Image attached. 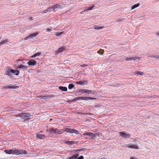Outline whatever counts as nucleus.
Listing matches in <instances>:
<instances>
[{
	"mask_svg": "<svg viewBox=\"0 0 159 159\" xmlns=\"http://www.w3.org/2000/svg\"><path fill=\"white\" fill-rule=\"evenodd\" d=\"M135 73L136 74H139L142 75H143V73L139 71H137Z\"/></svg>",
	"mask_w": 159,
	"mask_h": 159,
	"instance_id": "nucleus-30",
	"label": "nucleus"
},
{
	"mask_svg": "<svg viewBox=\"0 0 159 159\" xmlns=\"http://www.w3.org/2000/svg\"><path fill=\"white\" fill-rule=\"evenodd\" d=\"M124 20V19L123 18H120L118 19L117 20L116 22H119L120 21H122Z\"/></svg>",
	"mask_w": 159,
	"mask_h": 159,
	"instance_id": "nucleus-33",
	"label": "nucleus"
},
{
	"mask_svg": "<svg viewBox=\"0 0 159 159\" xmlns=\"http://www.w3.org/2000/svg\"><path fill=\"white\" fill-rule=\"evenodd\" d=\"M151 57H155V58H158V56H151Z\"/></svg>",
	"mask_w": 159,
	"mask_h": 159,
	"instance_id": "nucleus-44",
	"label": "nucleus"
},
{
	"mask_svg": "<svg viewBox=\"0 0 159 159\" xmlns=\"http://www.w3.org/2000/svg\"><path fill=\"white\" fill-rule=\"evenodd\" d=\"M16 117H19L22 119H24L25 117H28L30 116V113L26 112L25 113H22L18 115H15Z\"/></svg>",
	"mask_w": 159,
	"mask_h": 159,
	"instance_id": "nucleus-3",
	"label": "nucleus"
},
{
	"mask_svg": "<svg viewBox=\"0 0 159 159\" xmlns=\"http://www.w3.org/2000/svg\"><path fill=\"white\" fill-rule=\"evenodd\" d=\"M77 101H78V99L77 98H75L73 99L72 101H71V102H75Z\"/></svg>",
	"mask_w": 159,
	"mask_h": 159,
	"instance_id": "nucleus-36",
	"label": "nucleus"
},
{
	"mask_svg": "<svg viewBox=\"0 0 159 159\" xmlns=\"http://www.w3.org/2000/svg\"><path fill=\"white\" fill-rule=\"evenodd\" d=\"M46 11H48V12H50L52 11H54L52 7H48L47 9H46Z\"/></svg>",
	"mask_w": 159,
	"mask_h": 159,
	"instance_id": "nucleus-21",
	"label": "nucleus"
},
{
	"mask_svg": "<svg viewBox=\"0 0 159 159\" xmlns=\"http://www.w3.org/2000/svg\"><path fill=\"white\" fill-rule=\"evenodd\" d=\"M119 134L120 136L123 137L125 138H129L130 137V135L129 134H126V133H125L124 132H120Z\"/></svg>",
	"mask_w": 159,
	"mask_h": 159,
	"instance_id": "nucleus-5",
	"label": "nucleus"
},
{
	"mask_svg": "<svg viewBox=\"0 0 159 159\" xmlns=\"http://www.w3.org/2000/svg\"><path fill=\"white\" fill-rule=\"evenodd\" d=\"M68 159H72L71 157H69V158Z\"/></svg>",
	"mask_w": 159,
	"mask_h": 159,
	"instance_id": "nucleus-48",
	"label": "nucleus"
},
{
	"mask_svg": "<svg viewBox=\"0 0 159 159\" xmlns=\"http://www.w3.org/2000/svg\"><path fill=\"white\" fill-rule=\"evenodd\" d=\"M8 42V41L7 39H5L0 42V45H3L4 43H6Z\"/></svg>",
	"mask_w": 159,
	"mask_h": 159,
	"instance_id": "nucleus-22",
	"label": "nucleus"
},
{
	"mask_svg": "<svg viewBox=\"0 0 159 159\" xmlns=\"http://www.w3.org/2000/svg\"><path fill=\"white\" fill-rule=\"evenodd\" d=\"M74 87V85L72 84H70L68 86V88L69 89H72Z\"/></svg>",
	"mask_w": 159,
	"mask_h": 159,
	"instance_id": "nucleus-31",
	"label": "nucleus"
},
{
	"mask_svg": "<svg viewBox=\"0 0 159 159\" xmlns=\"http://www.w3.org/2000/svg\"><path fill=\"white\" fill-rule=\"evenodd\" d=\"M77 159H84L83 157L82 156H81L78 158Z\"/></svg>",
	"mask_w": 159,
	"mask_h": 159,
	"instance_id": "nucleus-39",
	"label": "nucleus"
},
{
	"mask_svg": "<svg viewBox=\"0 0 159 159\" xmlns=\"http://www.w3.org/2000/svg\"><path fill=\"white\" fill-rule=\"evenodd\" d=\"M79 154H76L75 155H73L71 156V158L72 159H75L78 157L79 156Z\"/></svg>",
	"mask_w": 159,
	"mask_h": 159,
	"instance_id": "nucleus-25",
	"label": "nucleus"
},
{
	"mask_svg": "<svg viewBox=\"0 0 159 159\" xmlns=\"http://www.w3.org/2000/svg\"><path fill=\"white\" fill-rule=\"evenodd\" d=\"M103 52L104 51H103V50H102L101 51H98V53L100 55H102L103 54Z\"/></svg>",
	"mask_w": 159,
	"mask_h": 159,
	"instance_id": "nucleus-32",
	"label": "nucleus"
},
{
	"mask_svg": "<svg viewBox=\"0 0 159 159\" xmlns=\"http://www.w3.org/2000/svg\"><path fill=\"white\" fill-rule=\"evenodd\" d=\"M37 34H38L37 33H34L33 34H32L30 35L28 37L26 38L25 39V40H26L28 39V38H31L33 37H35V36H36L37 35Z\"/></svg>",
	"mask_w": 159,
	"mask_h": 159,
	"instance_id": "nucleus-10",
	"label": "nucleus"
},
{
	"mask_svg": "<svg viewBox=\"0 0 159 159\" xmlns=\"http://www.w3.org/2000/svg\"><path fill=\"white\" fill-rule=\"evenodd\" d=\"M79 113L80 114H86V115H88V114H89V113H82V112Z\"/></svg>",
	"mask_w": 159,
	"mask_h": 159,
	"instance_id": "nucleus-42",
	"label": "nucleus"
},
{
	"mask_svg": "<svg viewBox=\"0 0 159 159\" xmlns=\"http://www.w3.org/2000/svg\"><path fill=\"white\" fill-rule=\"evenodd\" d=\"M104 26H101V27H97V26H95L94 27V29L96 30H99L100 29H102L104 28Z\"/></svg>",
	"mask_w": 159,
	"mask_h": 159,
	"instance_id": "nucleus-28",
	"label": "nucleus"
},
{
	"mask_svg": "<svg viewBox=\"0 0 159 159\" xmlns=\"http://www.w3.org/2000/svg\"><path fill=\"white\" fill-rule=\"evenodd\" d=\"M77 143V142L73 141H66L65 142V143L66 144H69V145H71L73 144H74L76 143Z\"/></svg>",
	"mask_w": 159,
	"mask_h": 159,
	"instance_id": "nucleus-14",
	"label": "nucleus"
},
{
	"mask_svg": "<svg viewBox=\"0 0 159 159\" xmlns=\"http://www.w3.org/2000/svg\"><path fill=\"white\" fill-rule=\"evenodd\" d=\"M78 92L85 93L86 89H80L77 90Z\"/></svg>",
	"mask_w": 159,
	"mask_h": 159,
	"instance_id": "nucleus-26",
	"label": "nucleus"
},
{
	"mask_svg": "<svg viewBox=\"0 0 159 159\" xmlns=\"http://www.w3.org/2000/svg\"><path fill=\"white\" fill-rule=\"evenodd\" d=\"M87 81L86 80L85 81H79L76 82V83L77 84H80V85H83L84 84L85 82L87 83Z\"/></svg>",
	"mask_w": 159,
	"mask_h": 159,
	"instance_id": "nucleus-20",
	"label": "nucleus"
},
{
	"mask_svg": "<svg viewBox=\"0 0 159 159\" xmlns=\"http://www.w3.org/2000/svg\"><path fill=\"white\" fill-rule=\"evenodd\" d=\"M84 11H81V12H80V13H81V14H83V13H84Z\"/></svg>",
	"mask_w": 159,
	"mask_h": 159,
	"instance_id": "nucleus-46",
	"label": "nucleus"
},
{
	"mask_svg": "<svg viewBox=\"0 0 159 159\" xmlns=\"http://www.w3.org/2000/svg\"><path fill=\"white\" fill-rule=\"evenodd\" d=\"M139 58V57H132L131 58L127 57L126 58V60L128 61L130 60H135L136 59H138Z\"/></svg>",
	"mask_w": 159,
	"mask_h": 159,
	"instance_id": "nucleus-13",
	"label": "nucleus"
},
{
	"mask_svg": "<svg viewBox=\"0 0 159 159\" xmlns=\"http://www.w3.org/2000/svg\"><path fill=\"white\" fill-rule=\"evenodd\" d=\"M88 65H86V64H84V65H82L80 66L81 67H84V68L86 66H88Z\"/></svg>",
	"mask_w": 159,
	"mask_h": 159,
	"instance_id": "nucleus-38",
	"label": "nucleus"
},
{
	"mask_svg": "<svg viewBox=\"0 0 159 159\" xmlns=\"http://www.w3.org/2000/svg\"><path fill=\"white\" fill-rule=\"evenodd\" d=\"M66 48L64 47H61V48H59L57 51V53H60L64 50H65Z\"/></svg>",
	"mask_w": 159,
	"mask_h": 159,
	"instance_id": "nucleus-12",
	"label": "nucleus"
},
{
	"mask_svg": "<svg viewBox=\"0 0 159 159\" xmlns=\"http://www.w3.org/2000/svg\"><path fill=\"white\" fill-rule=\"evenodd\" d=\"M36 63V61L34 60H30L27 63L28 64L29 66H34Z\"/></svg>",
	"mask_w": 159,
	"mask_h": 159,
	"instance_id": "nucleus-8",
	"label": "nucleus"
},
{
	"mask_svg": "<svg viewBox=\"0 0 159 159\" xmlns=\"http://www.w3.org/2000/svg\"><path fill=\"white\" fill-rule=\"evenodd\" d=\"M94 7V6L90 7H88L89 10H90L92 9Z\"/></svg>",
	"mask_w": 159,
	"mask_h": 159,
	"instance_id": "nucleus-41",
	"label": "nucleus"
},
{
	"mask_svg": "<svg viewBox=\"0 0 159 159\" xmlns=\"http://www.w3.org/2000/svg\"><path fill=\"white\" fill-rule=\"evenodd\" d=\"M77 98L78 99V100H83V97H78Z\"/></svg>",
	"mask_w": 159,
	"mask_h": 159,
	"instance_id": "nucleus-37",
	"label": "nucleus"
},
{
	"mask_svg": "<svg viewBox=\"0 0 159 159\" xmlns=\"http://www.w3.org/2000/svg\"><path fill=\"white\" fill-rule=\"evenodd\" d=\"M37 137L39 139H44L45 138V136L40 134H37Z\"/></svg>",
	"mask_w": 159,
	"mask_h": 159,
	"instance_id": "nucleus-15",
	"label": "nucleus"
},
{
	"mask_svg": "<svg viewBox=\"0 0 159 159\" xmlns=\"http://www.w3.org/2000/svg\"><path fill=\"white\" fill-rule=\"evenodd\" d=\"M84 136L85 135L89 136V139H94L96 138V136L92 132H87L83 134Z\"/></svg>",
	"mask_w": 159,
	"mask_h": 159,
	"instance_id": "nucleus-4",
	"label": "nucleus"
},
{
	"mask_svg": "<svg viewBox=\"0 0 159 159\" xmlns=\"http://www.w3.org/2000/svg\"><path fill=\"white\" fill-rule=\"evenodd\" d=\"M4 152L7 154H12L16 155L27 153V151L25 150L20 149H16V148L10 150H5Z\"/></svg>",
	"mask_w": 159,
	"mask_h": 159,
	"instance_id": "nucleus-2",
	"label": "nucleus"
},
{
	"mask_svg": "<svg viewBox=\"0 0 159 159\" xmlns=\"http://www.w3.org/2000/svg\"><path fill=\"white\" fill-rule=\"evenodd\" d=\"M59 88L60 90L64 91H66L67 89V88L65 87L59 86Z\"/></svg>",
	"mask_w": 159,
	"mask_h": 159,
	"instance_id": "nucleus-17",
	"label": "nucleus"
},
{
	"mask_svg": "<svg viewBox=\"0 0 159 159\" xmlns=\"http://www.w3.org/2000/svg\"><path fill=\"white\" fill-rule=\"evenodd\" d=\"M89 11L88 7H85V9L84 10V11Z\"/></svg>",
	"mask_w": 159,
	"mask_h": 159,
	"instance_id": "nucleus-40",
	"label": "nucleus"
},
{
	"mask_svg": "<svg viewBox=\"0 0 159 159\" xmlns=\"http://www.w3.org/2000/svg\"><path fill=\"white\" fill-rule=\"evenodd\" d=\"M52 7H53V9L54 11H56V9H60L61 8V5L58 4H55Z\"/></svg>",
	"mask_w": 159,
	"mask_h": 159,
	"instance_id": "nucleus-6",
	"label": "nucleus"
},
{
	"mask_svg": "<svg viewBox=\"0 0 159 159\" xmlns=\"http://www.w3.org/2000/svg\"><path fill=\"white\" fill-rule=\"evenodd\" d=\"M11 67H8V69L6 71V75H10V73H11Z\"/></svg>",
	"mask_w": 159,
	"mask_h": 159,
	"instance_id": "nucleus-16",
	"label": "nucleus"
},
{
	"mask_svg": "<svg viewBox=\"0 0 159 159\" xmlns=\"http://www.w3.org/2000/svg\"><path fill=\"white\" fill-rule=\"evenodd\" d=\"M32 18V17H29V18H30V20H31Z\"/></svg>",
	"mask_w": 159,
	"mask_h": 159,
	"instance_id": "nucleus-49",
	"label": "nucleus"
},
{
	"mask_svg": "<svg viewBox=\"0 0 159 159\" xmlns=\"http://www.w3.org/2000/svg\"><path fill=\"white\" fill-rule=\"evenodd\" d=\"M52 28H47L46 29V31L47 32H49L51 31L52 30Z\"/></svg>",
	"mask_w": 159,
	"mask_h": 159,
	"instance_id": "nucleus-35",
	"label": "nucleus"
},
{
	"mask_svg": "<svg viewBox=\"0 0 159 159\" xmlns=\"http://www.w3.org/2000/svg\"><path fill=\"white\" fill-rule=\"evenodd\" d=\"M139 3H137V4L134 5L132 7L131 9L132 10L133 9L135 8H136V7H138L139 6Z\"/></svg>",
	"mask_w": 159,
	"mask_h": 159,
	"instance_id": "nucleus-23",
	"label": "nucleus"
},
{
	"mask_svg": "<svg viewBox=\"0 0 159 159\" xmlns=\"http://www.w3.org/2000/svg\"><path fill=\"white\" fill-rule=\"evenodd\" d=\"M6 88L7 89L8 88H12V89H15L16 88V86H12V85H10L7 86Z\"/></svg>",
	"mask_w": 159,
	"mask_h": 159,
	"instance_id": "nucleus-27",
	"label": "nucleus"
},
{
	"mask_svg": "<svg viewBox=\"0 0 159 159\" xmlns=\"http://www.w3.org/2000/svg\"><path fill=\"white\" fill-rule=\"evenodd\" d=\"M50 97V96H41V97H37V99L38 100H39L40 99H47Z\"/></svg>",
	"mask_w": 159,
	"mask_h": 159,
	"instance_id": "nucleus-11",
	"label": "nucleus"
},
{
	"mask_svg": "<svg viewBox=\"0 0 159 159\" xmlns=\"http://www.w3.org/2000/svg\"><path fill=\"white\" fill-rule=\"evenodd\" d=\"M157 57H158L157 59H159V56H158Z\"/></svg>",
	"mask_w": 159,
	"mask_h": 159,
	"instance_id": "nucleus-50",
	"label": "nucleus"
},
{
	"mask_svg": "<svg viewBox=\"0 0 159 159\" xmlns=\"http://www.w3.org/2000/svg\"><path fill=\"white\" fill-rule=\"evenodd\" d=\"M49 130L50 133H54L56 135L61 134L64 132H66L71 134L74 133L75 134H79V131L76 129L67 128H65L64 129L60 130L57 128H52L49 129Z\"/></svg>",
	"mask_w": 159,
	"mask_h": 159,
	"instance_id": "nucleus-1",
	"label": "nucleus"
},
{
	"mask_svg": "<svg viewBox=\"0 0 159 159\" xmlns=\"http://www.w3.org/2000/svg\"><path fill=\"white\" fill-rule=\"evenodd\" d=\"M127 147L128 148H133V149H138V147L137 146H135L134 147L131 145H128Z\"/></svg>",
	"mask_w": 159,
	"mask_h": 159,
	"instance_id": "nucleus-19",
	"label": "nucleus"
},
{
	"mask_svg": "<svg viewBox=\"0 0 159 159\" xmlns=\"http://www.w3.org/2000/svg\"><path fill=\"white\" fill-rule=\"evenodd\" d=\"M63 34V32H56L55 35L57 36H60L61 35Z\"/></svg>",
	"mask_w": 159,
	"mask_h": 159,
	"instance_id": "nucleus-29",
	"label": "nucleus"
},
{
	"mask_svg": "<svg viewBox=\"0 0 159 159\" xmlns=\"http://www.w3.org/2000/svg\"><path fill=\"white\" fill-rule=\"evenodd\" d=\"M93 98L91 97H83V100H88L90 99H93Z\"/></svg>",
	"mask_w": 159,
	"mask_h": 159,
	"instance_id": "nucleus-24",
	"label": "nucleus"
},
{
	"mask_svg": "<svg viewBox=\"0 0 159 159\" xmlns=\"http://www.w3.org/2000/svg\"><path fill=\"white\" fill-rule=\"evenodd\" d=\"M85 93H87L88 94H90V93H92V91L91 90H88L86 89V92Z\"/></svg>",
	"mask_w": 159,
	"mask_h": 159,
	"instance_id": "nucleus-34",
	"label": "nucleus"
},
{
	"mask_svg": "<svg viewBox=\"0 0 159 159\" xmlns=\"http://www.w3.org/2000/svg\"><path fill=\"white\" fill-rule=\"evenodd\" d=\"M11 73L14 74L16 75H18L20 73V71L19 70H14L11 69Z\"/></svg>",
	"mask_w": 159,
	"mask_h": 159,
	"instance_id": "nucleus-9",
	"label": "nucleus"
},
{
	"mask_svg": "<svg viewBox=\"0 0 159 159\" xmlns=\"http://www.w3.org/2000/svg\"><path fill=\"white\" fill-rule=\"evenodd\" d=\"M41 53L40 52L36 53L35 54H33V55H32L31 57L32 58H33V57H35L37 56H40L41 55Z\"/></svg>",
	"mask_w": 159,
	"mask_h": 159,
	"instance_id": "nucleus-18",
	"label": "nucleus"
},
{
	"mask_svg": "<svg viewBox=\"0 0 159 159\" xmlns=\"http://www.w3.org/2000/svg\"><path fill=\"white\" fill-rule=\"evenodd\" d=\"M17 68H18L22 69L24 71L26 70H27L28 68V67L27 66L21 64L18 66Z\"/></svg>",
	"mask_w": 159,
	"mask_h": 159,
	"instance_id": "nucleus-7",
	"label": "nucleus"
},
{
	"mask_svg": "<svg viewBox=\"0 0 159 159\" xmlns=\"http://www.w3.org/2000/svg\"><path fill=\"white\" fill-rule=\"evenodd\" d=\"M47 12H48V11H46V10H45L44 11L42 12V14H43L44 13H47Z\"/></svg>",
	"mask_w": 159,
	"mask_h": 159,
	"instance_id": "nucleus-43",
	"label": "nucleus"
},
{
	"mask_svg": "<svg viewBox=\"0 0 159 159\" xmlns=\"http://www.w3.org/2000/svg\"><path fill=\"white\" fill-rule=\"evenodd\" d=\"M157 35H159V32H157V34H156Z\"/></svg>",
	"mask_w": 159,
	"mask_h": 159,
	"instance_id": "nucleus-47",
	"label": "nucleus"
},
{
	"mask_svg": "<svg viewBox=\"0 0 159 159\" xmlns=\"http://www.w3.org/2000/svg\"><path fill=\"white\" fill-rule=\"evenodd\" d=\"M130 159H137L133 157H131L130 158Z\"/></svg>",
	"mask_w": 159,
	"mask_h": 159,
	"instance_id": "nucleus-45",
	"label": "nucleus"
}]
</instances>
